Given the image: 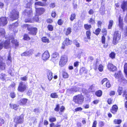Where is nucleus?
<instances>
[{
    "mask_svg": "<svg viewBox=\"0 0 127 127\" xmlns=\"http://www.w3.org/2000/svg\"><path fill=\"white\" fill-rule=\"evenodd\" d=\"M76 14L75 13H72L71 15L70 19L71 21H73L75 18Z\"/></svg>",
    "mask_w": 127,
    "mask_h": 127,
    "instance_id": "a19ab883",
    "label": "nucleus"
},
{
    "mask_svg": "<svg viewBox=\"0 0 127 127\" xmlns=\"http://www.w3.org/2000/svg\"><path fill=\"white\" fill-rule=\"evenodd\" d=\"M67 61V57L66 55H64L61 57V59L59 62V65L63 66L65 64Z\"/></svg>",
    "mask_w": 127,
    "mask_h": 127,
    "instance_id": "6e6552de",
    "label": "nucleus"
},
{
    "mask_svg": "<svg viewBox=\"0 0 127 127\" xmlns=\"http://www.w3.org/2000/svg\"><path fill=\"white\" fill-rule=\"evenodd\" d=\"M121 7L123 10L124 12L127 10V0L123 2L121 5Z\"/></svg>",
    "mask_w": 127,
    "mask_h": 127,
    "instance_id": "dca6fc26",
    "label": "nucleus"
},
{
    "mask_svg": "<svg viewBox=\"0 0 127 127\" xmlns=\"http://www.w3.org/2000/svg\"><path fill=\"white\" fill-rule=\"evenodd\" d=\"M26 4V7L28 8H30L31 7L32 4L33 0H27Z\"/></svg>",
    "mask_w": 127,
    "mask_h": 127,
    "instance_id": "4be33fe9",
    "label": "nucleus"
},
{
    "mask_svg": "<svg viewBox=\"0 0 127 127\" xmlns=\"http://www.w3.org/2000/svg\"><path fill=\"white\" fill-rule=\"evenodd\" d=\"M56 119L55 117H50L49 118V121L51 122H55Z\"/></svg>",
    "mask_w": 127,
    "mask_h": 127,
    "instance_id": "4c0bfd02",
    "label": "nucleus"
},
{
    "mask_svg": "<svg viewBox=\"0 0 127 127\" xmlns=\"http://www.w3.org/2000/svg\"><path fill=\"white\" fill-rule=\"evenodd\" d=\"M31 51H26L22 54L21 56H28L30 55L31 54Z\"/></svg>",
    "mask_w": 127,
    "mask_h": 127,
    "instance_id": "b1692460",
    "label": "nucleus"
},
{
    "mask_svg": "<svg viewBox=\"0 0 127 127\" xmlns=\"http://www.w3.org/2000/svg\"><path fill=\"white\" fill-rule=\"evenodd\" d=\"M27 77L26 76L20 78V79L22 81H26L27 80Z\"/></svg>",
    "mask_w": 127,
    "mask_h": 127,
    "instance_id": "680f3d73",
    "label": "nucleus"
},
{
    "mask_svg": "<svg viewBox=\"0 0 127 127\" xmlns=\"http://www.w3.org/2000/svg\"><path fill=\"white\" fill-rule=\"evenodd\" d=\"M47 76L48 79L49 81H50L52 79L53 76V73L50 71H49L47 74Z\"/></svg>",
    "mask_w": 127,
    "mask_h": 127,
    "instance_id": "a211bd4d",
    "label": "nucleus"
},
{
    "mask_svg": "<svg viewBox=\"0 0 127 127\" xmlns=\"http://www.w3.org/2000/svg\"><path fill=\"white\" fill-rule=\"evenodd\" d=\"M99 126L101 127H103L104 125V122L102 121H100L99 123Z\"/></svg>",
    "mask_w": 127,
    "mask_h": 127,
    "instance_id": "864d4df0",
    "label": "nucleus"
},
{
    "mask_svg": "<svg viewBox=\"0 0 127 127\" xmlns=\"http://www.w3.org/2000/svg\"><path fill=\"white\" fill-rule=\"evenodd\" d=\"M25 14L26 15H27L29 16V15H31L32 13V10L30 8H27L25 10Z\"/></svg>",
    "mask_w": 127,
    "mask_h": 127,
    "instance_id": "aec40b11",
    "label": "nucleus"
},
{
    "mask_svg": "<svg viewBox=\"0 0 127 127\" xmlns=\"http://www.w3.org/2000/svg\"><path fill=\"white\" fill-rule=\"evenodd\" d=\"M18 25V23L17 22H16L12 24L9 26L10 29L11 30H13L17 27Z\"/></svg>",
    "mask_w": 127,
    "mask_h": 127,
    "instance_id": "f3484780",
    "label": "nucleus"
},
{
    "mask_svg": "<svg viewBox=\"0 0 127 127\" xmlns=\"http://www.w3.org/2000/svg\"><path fill=\"white\" fill-rule=\"evenodd\" d=\"M107 79L106 78H105L103 79L101 82V84H103L104 83H106V82L108 81Z\"/></svg>",
    "mask_w": 127,
    "mask_h": 127,
    "instance_id": "bf43d9fd",
    "label": "nucleus"
},
{
    "mask_svg": "<svg viewBox=\"0 0 127 127\" xmlns=\"http://www.w3.org/2000/svg\"><path fill=\"white\" fill-rule=\"evenodd\" d=\"M28 100V99L26 98H22L18 101V103L20 105H25L26 104Z\"/></svg>",
    "mask_w": 127,
    "mask_h": 127,
    "instance_id": "ddd939ff",
    "label": "nucleus"
},
{
    "mask_svg": "<svg viewBox=\"0 0 127 127\" xmlns=\"http://www.w3.org/2000/svg\"><path fill=\"white\" fill-rule=\"evenodd\" d=\"M10 20L12 21L17 19L19 17V12L15 10H13L11 13Z\"/></svg>",
    "mask_w": 127,
    "mask_h": 127,
    "instance_id": "39448f33",
    "label": "nucleus"
},
{
    "mask_svg": "<svg viewBox=\"0 0 127 127\" xmlns=\"http://www.w3.org/2000/svg\"><path fill=\"white\" fill-rule=\"evenodd\" d=\"M71 29L69 27L67 28L65 34L66 35H68L69 34L71 33Z\"/></svg>",
    "mask_w": 127,
    "mask_h": 127,
    "instance_id": "72a5a7b5",
    "label": "nucleus"
},
{
    "mask_svg": "<svg viewBox=\"0 0 127 127\" xmlns=\"http://www.w3.org/2000/svg\"><path fill=\"white\" fill-rule=\"evenodd\" d=\"M5 34V32L3 29H1L0 30V36H4Z\"/></svg>",
    "mask_w": 127,
    "mask_h": 127,
    "instance_id": "79ce46f5",
    "label": "nucleus"
},
{
    "mask_svg": "<svg viewBox=\"0 0 127 127\" xmlns=\"http://www.w3.org/2000/svg\"><path fill=\"white\" fill-rule=\"evenodd\" d=\"M118 107L116 105H114L113 106L112 109L111 110V112L114 114L118 110Z\"/></svg>",
    "mask_w": 127,
    "mask_h": 127,
    "instance_id": "412c9836",
    "label": "nucleus"
},
{
    "mask_svg": "<svg viewBox=\"0 0 127 127\" xmlns=\"http://www.w3.org/2000/svg\"><path fill=\"white\" fill-rule=\"evenodd\" d=\"M73 43L76 47H80V43L77 40H74Z\"/></svg>",
    "mask_w": 127,
    "mask_h": 127,
    "instance_id": "f704fd0d",
    "label": "nucleus"
},
{
    "mask_svg": "<svg viewBox=\"0 0 127 127\" xmlns=\"http://www.w3.org/2000/svg\"><path fill=\"white\" fill-rule=\"evenodd\" d=\"M105 38L104 36L102 37L101 42L102 43H105Z\"/></svg>",
    "mask_w": 127,
    "mask_h": 127,
    "instance_id": "e2e57ef3",
    "label": "nucleus"
},
{
    "mask_svg": "<svg viewBox=\"0 0 127 127\" xmlns=\"http://www.w3.org/2000/svg\"><path fill=\"white\" fill-rule=\"evenodd\" d=\"M35 4V5H38L41 6H45V4L44 3H43L40 1L36 2Z\"/></svg>",
    "mask_w": 127,
    "mask_h": 127,
    "instance_id": "ea45409f",
    "label": "nucleus"
},
{
    "mask_svg": "<svg viewBox=\"0 0 127 127\" xmlns=\"http://www.w3.org/2000/svg\"><path fill=\"white\" fill-rule=\"evenodd\" d=\"M42 40L43 42L44 43L49 42V40L46 37H43L42 38Z\"/></svg>",
    "mask_w": 127,
    "mask_h": 127,
    "instance_id": "c85d7f7f",
    "label": "nucleus"
},
{
    "mask_svg": "<svg viewBox=\"0 0 127 127\" xmlns=\"http://www.w3.org/2000/svg\"><path fill=\"white\" fill-rule=\"evenodd\" d=\"M6 67V64L3 62V59L2 57L0 56V70H4Z\"/></svg>",
    "mask_w": 127,
    "mask_h": 127,
    "instance_id": "1a4fd4ad",
    "label": "nucleus"
},
{
    "mask_svg": "<svg viewBox=\"0 0 127 127\" xmlns=\"http://www.w3.org/2000/svg\"><path fill=\"white\" fill-rule=\"evenodd\" d=\"M49 57V54L47 51H45L42 55V59L44 60H47Z\"/></svg>",
    "mask_w": 127,
    "mask_h": 127,
    "instance_id": "4468645a",
    "label": "nucleus"
},
{
    "mask_svg": "<svg viewBox=\"0 0 127 127\" xmlns=\"http://www.w3.org/2000/svg\"><path fill=\"white\" fill-rule=\"evenodd\" d=\"M36 11L37 15H40L43 14L45 11V10L43 7L36 8Z\"/></svg>",
    "mask_w": 127,
    "mask_h": 127,
    "instance_id": "f8f14e48",
    "label": "nucleus"
},
{
    "mask_svg": "<svg viewBox=\"0 0 127 127\" xmlns=\"http://www.w3.org/2000/svg\"><path fill=\"white\" fill-rule=\"evenodd\" d=\"M59 110V105H56V107L55 109L54 110L57 111H58Z\"/></svg>",
    "mask_w": 127,
    "mask_h": 127,
    "instance_id": "69168bd1",
    "label": "nucleus"
},
{
    "mask_svg": "<svg viewBox=\"0 0 127 127\" xmlns=\"http://www.w3.org/2000/svg\"><path fill=\"white\" fill-rule=\"evenodd\" d=\"M10 96L12 98H14L15 97V94L14 92H12L10 93Z\"/></svg>",
    "mask_w": 127,
    "mask_h": 127,
    "instance_id": "0e129e2a",
    "label": "nucleus"
},
{
    "mask_svg": "<svg viewBox=\"0 0 127 127\" xmlns=\"http://www.w3.org/2000/svg\"><path fill=\"white\" fill-rule=\"evenodd\" d=\"M57 23L59 25H62L63 23V22L62 19H59L57 22Z\"/></svg>",
    "mask_w": 127,
    "mask_h": 127,
    "instance_id": "4d7b16f0",
    "label": "nucleus"
},
{
    "mask_svg": "<svg viewBox=\"0 0 127 127\" xmlns=\"http://www.w3.org/2000/svg\"><path fill=\"white\" fill-rule=\"evenodd\" d=\"M86 34L88 39H90V36L91 35V33L90 30L87 31L86 32Z\"/></svg>",
    "mask_w": 127,
    "mask_h": 127,
    "instance_id": "c756f323",
    "label": "nucleus"
},
{
    "mask_svg": "<svg viewBox=\"0 0 127 127\" xmlns=\"http://www.w3.org/2000/svg\"><path fill=\"white\" fill-rule=\"evenodd\" d=\"M124 71L127 77V63L125 64L124 66Z\"/></svg>",
    "mask_w": 127,
    "mask_h": 127,
    "instance_id": "37998d69",
    "label": "nucleus"
},
{
    "mask_svg": "<svg viewBox=\"0 0 127 127\" xmlns=\"http://www.w3.org/2000/svg\"><path fill=\"white\" fill-rule=\"evenodd\" d=\"M7 23V20L5 17H1L0 18V26H3Z\"/></svg>",
    "mask_w": 127,
    "mask_h": 127,
    "instance_id": "9d476101",
    "label": "nucleus"
},
{
    "mask_svg": "<svg viewBox=\"0 0 127 127\" xmlns=\"http://www.w3.org/2000/svg\"><path fill=\"white\" fill-rule=\"evenodd\" d=\"M62 74L64 78H66L68 77V74L64 71H63Z\"/></svg>",
    "mask_w": 127,
    "mask_h": 127,
    "instance_id": "e433bc0d",
    "label": "nucleus"
},
{
    "mask_svg": "<svg viewBox=\"0 0 127 127\" xmlns=\"http://www.w3.org/2000/svg\"><path fill=\"white\" fill-rule=\"evenodd\" d=\"M121 37V35L119 32L115 31L114 34L113 38V43L116 44L119 42Z\"/></svg>",
    "mask_w": 127,
    "mask_h": 127,
    "instance_id": "20e7f679",
    "label": "nucleus"
},
{
    "mask_svg": "<svg viewBox=\"0 0 127 127\" xmlns=\"http://www.w3.org/2000/svg\"><path fill=\"white\" fill-rule=\"evenodd\" d=\"M11 58L10 56V53H9L8 55L7 56V60L9 61L10 62L11 61Z\"/></svg>",
    "mask_w": 127,
    "mask_h": 127,
    "instance_id": "338daca9",
    "label": "nucleus"
},
{
    "mask_svg": "<svg viewBox=\"0 0 127 127\" xmlns=\"http://www.w3.org/2000/svg\"><path fill=\"white\" fill-rule=\"evenodd\" d=\"M123 96L124 97L125 96L126 99L127 100V91H124Z\"/></svg>",
    "mask_w": 127,
    "mask_h": 127,
    "instance_id": "13d9d810",
    "label": "nucleus"
},
{
    "mask_svg": "<svg viewBox=\"0 0 127 127\" xmlns=\"http://www.w3.org/2000/svg\"><path fill=\"white\" fill-rule=\"evenodd\" d=\"M124 33L125 36H127V26L126 27L125 29L124 30Z\"/></svg>",
    "mask_w": 127,
    "mask_h": 127,
    "instance_id": "774afa93",
    "label": "nucleus"
},
{
    "mask_svg": "<svg viewBox=\"0 0 127 127\" xmlns=\"http://www.w3.org/2000/svg\"><path fill=\"white\" fill-rule=\"evenodd\" d=\"M14 36H13V35H11L8 38V39H7L4 43H2L3 45L4 44V47L5 48H7L10 47V41H11L12 43L15 44L16 46H18V42L16 40L14 39Z\"/></svg>",
    "mask_w": 127,
    "mask_h": 127,
    "instance_id": "f257e3e1",
    "label": "nucleus"
},
{
    "mask_svg": "<svg viewBox=\"0 0 127 127\" xmlns=\"http://www.w3.org/2000/svg\"><path fill=\"white\" fill-rule=\"evenodd\" d=\"M107 67L108 70L110 71H113L117 69L116 67L111 63L108 64Z\"/></svg>",
    "mask_w": 127,
    "mask_h": 127,
    "instance_id": "2eb2a0df",
    "label": "nucleus"
},
{
    "mask_svg": "<svg viewBox=\"0 0 127 127\" xmlns=\"http://www.w3.org/2000/svg\"><path fill=\"white\" fill-rule=\"evenodd\" d=\"M114 76L116 79H118V81L120 82H123L124 80V78H123L120 71L117 73H116L115 74Z\"/></svg>",
    "mask_w": 127,
    "mask_h": 127,
    "instance_id": "0eeeda50",
    "label": "nucleus"
},
{
    "mask_svg": "<svg viewBox=\"0 0 127 127\" xmlns=\"http://www.w3.org/2000/svg\"><path fill=\"white\" fill-rule=\"evenodd\" d=\"M84 96L81 95H78L74 96L73 98V101L76 103L81 104L84 101Z\"/></svg>",
    "mask_w": 127,
    "mask_h": 127,
    "instance_id": "f03ea898",
    "label": "nucleus"
},
{
    "mask_svg": "<svg viewBox=\"0 0 127 127\" xmlns=\"http://www.w3.org/2000/svg\"><path fill=\"white\" fill-rule=\"evenodd\" d=\"M52 57L53 58H58L59 57L58 53L56 52L54 53L52 55Z\"/></svg>",
    "mask_w": 127,
    "mask_h": 127,
    "instance_id": "58836bf2",
    "label": "nucleus"
},
{
    "mask_svg": "<svg viewBox=\"0 0 127 127\" xmlns=\"http://www.w3.org/2000/svg\"><path fill=\"white\" fill-rule=\"evenodd\" d=\"M119 95H121L123 92V88L121 87H119L117 91Z\"/></svg>",
    "mask_w": 127,
    "mask_h": 127,
    "instance_id": "c9c22d12",
    "label": "nucleus"
},
{
    "mask_svg": "<svg viewBox=\"0 0 127 127\" xmlns=\"http://www.w3.org/2000/svg\"><path fill=\"white\" fill-rule=\"evenodd\" d=\"M47 28L48 30L50 31H52L53 30V26L51 25H49L47 26Z\"/></svg>",
    "mask_w": 127,
    "mask_h": 127,
    "instance_id": "603ef678",
    "label": "nucleus"
},
{
    "mask_svg": "<svg viewBox=\"0 0 127 127\" xmlns=\"http://www.w3.org/2000/svg\"><path fill=\"white\" fill-rule=\"evenodd\" d=\"M102 94V92L101 90H99L96 92L95 94L98 97L101 96Z\"/></svg>",
    "mask_w": 127,
    "mask_h": 127,
    "instance_id": "cd10ccee",
    "label": "nucleus"
},
{
    "mask_svg": "<svg viewBox=\"0 0 127 127\" xmlns=\"http://www.w3.org/2000/svg\"><path fill=\"white\" fill-rule=\"evenodd\" d=\"M105 86L107 88H109L111 87V84L108 80L106 83Z\"/></svg>",
    "mask_w": 127,
    "mask_h": 127,
    "instance_id": "3c124183",
    "label": "nucleus"
},
{
    "mask_svg": "<svg viewBox=\"0 0 127 127\" xmlns=\"http://www.w3.org/2000/svg\"><path fill=\"white\" fill-rule=\"evenodd\" d=\"M72 41L70 40L68 38H66L63 43L67 45L70 44L71 43Z\"/></svg>",
    "mask_w": 127,
    "mask_h": 127,
    "instance_id": "5701e85b",
    "label": "nucleus"
},
{
    "mask_svg": "<svg viewBox=\"0 0 127 127\" xmlns=\"http://www.w3.org/2000/svg\"><path fill=\"white\" fill-rule=\"evenodd\" d=\"M4 121L2 118H0V126H2V124H4Z\"/></svg>",
    "mask_w": 127,
    "mask_h": 127,
    "instance_id": "6e6d98bb",
    "label": "nucleus"
},
{
    "mask_svg": "<svg viewBox=\"0 0 127 127\" xmlns=\"http://www.w3.org/2000/svg\"><path fill=\"white\" fill-rule=\"evenodd\" d=\"M6 78V75L5 74L3 73H1L0 74V78L4 80H5Z\"/></svg>",
    "mask_w": 127,
    "mask_h": 127,
    "instance_id": "a878e982",
    "label": "nucleus"
},
{
    "mask_svg": "<svg viewBox=\"0 0 127 127\" xmlns=\"http://www.w3.org/2000/svg\"><path fill=\"white\" fill-rule=\"evenodd\" d=\"M115 54L114 53L112 52L109 55V56L112 59L114 58H115Z\"/></svg>",
    "mask_w": 127,
    "mask_h": 127,
    "instance_id": "8fccbe9b",
    "label": "nucleus"
},
{
    "mask_svg": "<svg viewBox=\"0 0 127 127\" xmlns=\"http://www.w3.org/2000/svg\"><path fill=\"white\" fill-rule=\"evenodd\" d=\"M81 72L82 71L84 73H86L87 72V69L85 68H82L80 70Z\"/></svg>",
    "mask_w": 127,
    "mask_h": 127,
    "instance_id": "09e8293b",
    "label": "nucleus"
},
{
    "mask_svg": "<svg viewBox=\"0 0 127 127\" xmlns=\"http://www.w3.org/2000/svg\"><path fill=\"white\" fill-rule=\"evenodd\" d=\"M89 22L92 24H94L95 23V20L93 19L92 18H91L89 19Z\"/></svg>",
    "mask_w": 127,
    "mask_h": 127,
    "instance_id": "5fc2aeb1",
    "label": "nucleus"
},
{
    "mask_svg": "<svg viewBox=\"0 0 127 127\" xmlns=\"http://www.w3.org/2000/svg\"><path fill=\"white\" fill-rule=\"evenodd\" d=\"M122 20L121 17H120L119 18V25L120 27H122Z\"/></svg>",
    "mask_w": 127,
    "mask_h": 127,
    "instance_id": "de8ad7c7",
    "label": "nucleus"
},
{
    "mask_svg": "<svg viewBox=\"0 0 127 127\" xmlns=\"http://www.w3.org/2000/svg\"><path fill=\"white\" fill-rule=\"evenodd\" d=\"M10 106L11 108H12L13 109H14L15 110H17V109L18 108V105H17L16 104H12L11 105L10 104Z\"/></svg>",
    "mask_w": 127,
    "mask_h": 127,
    "instance_id": "2f4dec72",
    "label": "nucleus"
},
{
    "mask_svg": "<svg viewBox=\"0 0 127 127\" xmlns=\"http://www.w3.org/2000/svg\"><path fill=\"white\" fill-rule=\"evenodd\" d=\"M27 85L23 82H21L19 84L18 90L20 92H23L27 89Z\"/></svg>",
    "mask_w": 127,
    "mask_h": 127,
    "instance_id": "423d86ee",
    "label": "nucleus"
},
{
    "mask_svg": "<svg viewBox=\"0 0 127 127\" xmlns=\"http://www.w3.org/2000/svg\"><path fill=\"white\" fill-rule=\"evenodd\" d=\"M113 21L112 20H110L109 21V24L108 27V29H111L113 25Z\"/></svg>",
    "mask_w": 127,
    "mask_h": 127,
    "instance_id": "7c9ffc66",
    "label": "nucleus"
},
{
    "mask_svg": "<svg viewBox=\"0 0 127 127\" xmlns=\"http://www.w3.org/2000/svg\"><path fill=\"white\" fill-rule=\"evenodd\" d=\"M84 27L86 30H89L91 28V25L85 24L84 25Z\"/></svg>",
    "mask_w": 127,
    "mask_h": 127,
    "instance_id": "473e14b6",
    "label": "nucleus"
},
{
    "mask_svg": "<svg viewBox=\"0 0 127 127\" xmlns=\"http://www.w3.org/2000/svg\"><path fill=\"white\" fill-rule=\"evenodd\" d=\"M101 31V29L98 28L97 29H96L95 32V34L97 35L99 34V32H100Z\"/></svg>",
    "mask_w": 127,
    "mask_h": 127,
    "instance_id": "c03bdc74",
    "label": "nucleus"
},
{
    "mask_svg": "<svg viewBox=\"0 0 127 127\" xmlns=\"http://www.w3.org/2000/svg\"><path fill=\"white\" fill-rule=\"evenodd\" d=\"M80 88L77 87H75L71 88L70 90V91L71 93L73 92H76L79 91Z\"/></svg>",
    "mask_w": 127,
    "mask_h": 127,
    "instance_id": "6ab92c4d",
    "label": "nucleus"
},
{
    "mask_svg": "<svg viewBox=\"0 0 127 127\" xmlns=\"http://www.w3.org/2000/svg\"><path fill=\"white\" fill-rule=\"evenodd\" d=\"M51 97L53 98H58V96L57 94L56 93H51L50 95Z\"/></svg>",
    "mask_w": 127,
    "mask_h": 127,
    "instance_id": "bb28decb",
    "label": "nucleus"
},
{
    "mask_svg": "<svg viewBox=\"0 0 127 127\" xmlns=\"http://www.w3.org/2000/svg\"><path fill=\"white\" fill-rule=\"evenodd\" d=\"M14 120L15 122L17 124L22 123L23 122V117L22 116H17Z\"/></svg>",
    "mask_w": 127,
    "mask_h": 127,
    "instance_id": "9b49d317",
    "label": "nucleus"
},
{
    "mask_svg": "<svg viewBox=\"0 0 127 127\" xmlns=\"http://www.w3.org/2000/svg\"><path fill=\"white\" fill-rule=\"evenodd\" d=\"M39 18L38 17V16H36L35 17L33 18V20L34 21L37 22L39 21Z\"/></svg>",
    "mask_w": 127,
    "mask_h": 127,
    "instance_id": "052dcab7",
    "label": "nucleus"
},
{
    "mask_svg": "<svg viewBox=\"0 0 127 127\" xmlns=\"http://www.w3.org/2000/svg\"><path fill=\"white\" fill-rule=\"evenodd\" d=\"M24 39L25 40H29L30 39V38L27 34H25L24 36Z\"/></svg>",
    "mask_w": 127,
    "mask_h": 127,
    "instance_id": "49530a36",
    "label": "nucleus"
},
{
    "mask_svg": "<svg viewBox=\"0 0 127 127\" xmlns=\"http://www.w3.org/2000/svg\"><path fill=\"white\" fill-rule=\"evenodd\" d=\"M24 27H27V29L30 32L29 33L31 34L35 35L36 33L37 29L36 28H32L31 27L30 25L27 24H24Z\"/></svg>",
    "mask_w": 127,
    "mask_h": 127,
    "instance_id": "7ed1b4c3",
    "label": "nucleus"
},
{
    "mask_svg": "<svg viewBox=\"0 0 127 127\" xmlns=\"http://www.w3.org/2000/svg\"><path fill=\"white\" fill-rule=\"evenodd\" d=\"M98 69L100 71H102L103 69V66L102 64H100L99 66Z\"/></svg>",
    "mask_w": 127,
    "mask_h": 127,
    "instance_id": "a18cd8bd",
    "label": "nucleus"
},
{
    "mask_svg": "<svg viewBox=\"0 0 127 127\" xmlns=\"http://www.w3.org/2000/svg\"><path fill=\"white\" fill-rule=\"evenodd\" d=\"M122 122V121L121 119H115L113 121L114 123L116 124H120Z\"/></svg>",
    "mask_w": 127,
    "mask_h": 127,
    "instance_id": "393cba45",
    "label": "nucleus"
}]
</instances>
